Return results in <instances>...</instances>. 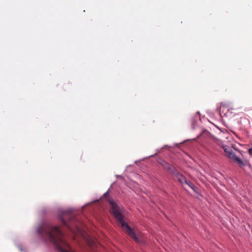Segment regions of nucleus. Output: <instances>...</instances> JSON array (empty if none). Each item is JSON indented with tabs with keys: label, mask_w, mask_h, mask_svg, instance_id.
<instances>
[{
	"label": "nucleus",
	"mask_w": 252,
	"mask_h": 252,
	"mask_svg": "<svg viewBox=\"0 0 252 252\" xmlns=\"http://www.w3.org/2000/svg\"><path fill=\"white\" fill-rule=\"evenodd\" d=\"M38 233L43 238L53 243L61 252H75L66 241L58 226L43 224L38 228Z\"/></svg>",
	"instance_id": "nucleus-1"
},
{
	"label": "nucleus",
	"mask_w": 252,
	"mask_h": 252,
	"mask_svg": "<svg viewBox=\"0 0 252 252\" xmlns=\"http://www.w3.org/2000/svg\"><path fill=\"white\" fill-rule=\"evenodd\" d=\"M111 212L118 222L121 225V227L125 232L132 238L136 242L138 243L145 244L143 239L140 236H137L134 231L125 221L123 216L122 214L121 208L117 205L114 201H110Z\"/></svg>",
	"instance_id": "nucleus-2"
},
{
	"label": "nucleus",
	"mask_w": 252,
	"mask_h": 252,
	"mask_svg": "<svg viewBox=\"0 0 252 252\" xmlns=\"http://www.w3.org/2000/svg\"><path fill=\"white\" fill-rule=\"evenodd\" d=\"M59 217L62 222L72 232H80L78 226L79 222L76 218L69 211H62L59 215Z\"/></svg>",
	"instance_id": "nucleus-3"
},
{
	"label": "nucleus",
	"mask_w": 252,
	"mask_h": 252,
	"mask_svg": "<svg viewBox=\"0 0 252 252\" xmlns=\"http://www.w3.org/2000/svg\"><path fill=\"white\" fill-rule=\"evenodd\" d=\"M173 175L177 177L178 181L185 189H186V186H187L195 192H196V187L190 181H188L186 178L182 174H180L177 170H176V173H174Z\"/></svg>",
	"instance_id": "nucleus-4"
},
{
	"label": "nucleus",
	"mask_w": 252,
	"mask_h": 252,
	"mask_svg": "<svg viewBox=\"0 0 252 252\" xmlns=\"http://www.w3.org/2000/svg\"><path fill=\"white\" fill-rule=\"evenodd\" d=\"M227 156L233 161H236L241 167H243L245 166V163L243 162L242 160L240 158L237 157L234 152H229Z\"/></svg>",
	"instance_id": "nucleus-5"
},
{
	"label": "nucleus",
	"mask_w": 252,
	"mask_h": 252,
	"mask_svg": "<svg viewBox=\"0 0 252 252\" xmlns=\"http://www.w3.org/2000/svg\"><path fill=\"white\" fill-rule=\"evenodd\" d=\"M160 164L165 169L167 170L168 171H169L172 174L176 173L177 170L175 169V168L173 166H172L170 164H169L165 161L162 160L160 162Z\"/></svg>",
	"instance_id": "nucleus-6"
},
{
	"label": "nucleus",
	"mask_w": 252,
	"mask_h": 252,
	"mask_svg": "<svg viewBox=\"0 0 252 252\" xmlns=\"http://www.w3.org/2000/svg\"><path fill=\"white\" fill-rule=\"evenodd\" d=\"M227 106V104L225 103H221L220 104V112H223V109Z\"/></svg>",
	"instance_id": "nucleus-7"
},
{
	"label": "nucleus",
	"mask_w": 252,
	"mask_h": 252,
	"mask_svg": "<svg viewBox=\"0 0 252 252\" xmlns=\"http://www.w3.org/2000/svg\"><path fill=\"white\" fill-rule=\"evenodd\" d=\"M223 149L224 152H225V153L227 154V155L228 154L229 152H231L229 148L226 146L223 147Z\"/></svg>",
	"instance_id": "nucleus-8"
},
{
	"label": "nucleus",
	"mask_w": 252,
	"mask_h": 252,
	"mask_svg": "<svg viewBox=\"0 0 252 252\" xmlns=\"http://www.w3.org/2000/svg\"><path fill=\"white\" fill-rule=\"evenodd\" d=\"M88 243H89V245L93 248L94 244V241H89L88 242Z\"/></svg>",
	"instance_id": "nucleus-9"
},
{
	"label": "nucleus",
	"mask_w": 252,
	"mask_h": 252,
	"mask_svg": "<svg viewBox=\"0 0 252 252\" xmlns=\"http://www.w3.org/2000/svg\"><path fill=\"white\" fill-rule=\"evenodd\" d=\"M249 153L250 155H252V147L249 150Z\"/></svg>",
	"instance_id": "nucleus-10"
},
{
	"label": "nucleus",
	"mask_w": 252,
	"mask_h": 252,
	"mask_svg": "<svg viewBox=\"0 0 252 252\" xmlns=\"http://www.w3.org/2000/svg\"><path fill=\"white\" fill-rule=\"evenodd\" d=\"M203 133H206L207 134H209V133L207 131H203Z\"/></svg>",
	"instance_id": "nucleus-11"
}]
</instances>
